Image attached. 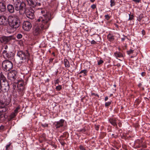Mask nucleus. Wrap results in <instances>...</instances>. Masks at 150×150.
<instances>
[{
	"mask_svg": "<svg viewBox=\"0 0 150 150\" xmlns=\"http://www.w3.org/2000/svg\"><path fill=\"white\" fill-rule=\"evenodd\" d=\"M50 17L48 15H43L36 21L33 28V34L38 36L40 34L44 28H47L50 25Z\"/></svg>",
	"mask_w": 150,
	"mask_h": 150,
	"instance_id": "f257e3e1",
	"label": "nucleus"
},
{
	"mask_svg": "<svg viewBox=\"0 0 150 150\" xmlns=\"http://www.w3.org/2000/svg\"><path fill=\"white\" fill-rule=\"evenodd\" d=\"M8 23L10 26L13 29H16L20 25V21L18 16L11 15L8 17Z\"/></svg>",
	"mask_w": 150,
	"mask_h": 150,
	"instance_id": "f03ea898",
	"label": "nucleus"
},
{
	"mask_svg": "<svg viewBox=\"0 0 150 150\" xmlns=\"http://www.w3.org/2000/svg\"><path fill=\"white\" fill-rule=\"evenodd\" d=\"M14 5L15 9L19 11L20 13H25V5L24 2H21L20 0H16L14 2Z\"/></svg>",
	"mask_w": 150,
	"mask_h": 150,
	"instance_id": "7ed1b4c3",
	"label": "nucleus"
},
{
	"mask_svg": "<svg viewBox=\"0 0 150 150\" xmlns=\"http://www.w3.org/2000/svg\"><path fill=\"white\" fill-rule=\"evenodd\" d=\"M2 66L4 71H9L12 68L13 64L11 61L6 60L3 62Z\"/></svg>",
	"mask_w": 150,
	"mask_h": 150,
	"instance_id": "20e7f679",
	"label": "nucleus"
},
{
	"mask_svg": "<svg viewBox=\"0 0 150 150\" xmlns=\"http://www.w3.org/2000/svg\"><path fill=\"white\" fill-rule=\"evenodd\" d=\"M2 54L4 57L9 60L14 59V54L12 52L10 53L8 50H4L2 52Z\"/></svg>",
	"mask_w": 150,
	"mask_h": 150,
	"instance_id": "39448f33",
	"label": "nucleus"
},
{
	"mask_svg": "<svg viewBox=\"0 0 150 150\" xmlns=\"http://www.w3.org/2000/svg\"><path fill=\"white\" fill-rule=\"evenodd\" d=\"M16 71L14 70H12L8 74L7 78L13 81L16 78Z\"/></svg>",
	"mask_w": 150,
	"mask_h": 150,
	"instance_id": "423d86ee",
	"label": "nucleus"
},
{
	"mask_svg": "<svg viewBox=\"0 0 150 150\" xmlns=\"http://www.w3.org/2000/svg\"><path fill=\"white\" fill-rule=\"evenodd\" d=\"M18 56L19 57L20 59L21 60L28 59L30 57V54L28 52L26 54L22 51H19L17 52Z\"/></svg>",
	"mask_w": 150,
	"mask_h": 150,
	"instance_id": "0eeeda50",
	"label": "nucleus"
},
{
	"mask_svg": "<svg viewBox=\"0 0 150 150\" xmlns=\"http://www.w3.org/2000/svg\"><path fill=\"white\" fill-rule=\"evenodd\" d=\"M32 27L31 23L28 21H25L23 22V28L24 30L29 31Z\"/></svg>",
	"mask_w": 150,
	"mask_h": 150,
	"instance_id": "6e6552de",
	"label": "nucleus"
},
{
	"mask_svg": "<svg viewBox=\"0 0 150 150\" xmlns=\"http://www.w3.org/2000/svg\"><path fill=\"white\" fill-rule=\"evenodd\" d=\"M26 1L29 5L33 7L37 6H40L41 5L40 3L38 2L37 0H26Z\"/></svg>",
	"mask_w": 150,
	"mask_h": 150,
	"instance_id": "1a4fd4ad",
	"label": "nucleus"
},
{
	"mask_svg": "<svg viewBox=\"0 0 150 150\" xmlns=\"http://www.w3.org/2000/svg\"><path fill=\"white\" fill-rule=\"evenodd\" d=\"M9 88V85L7 81L2 83L1 85V91L6 92L8 91Z\"/></svg>",
	"mask_w": 150,
	"mask_h": 150,
	"instance_id": "9d476101",
	"label": "nucleus"
},
{
	"mask_svg": "<svg viewBox=\"0 0 150 150\" xmlns=\"http://www.w3.org/2000/svg\"><path fill=\"white\" fill-rule=\"evenodd\" d=\"M8 23V18L4 16H0V25H6Z\"/></svg>",
	"mask_w": 150,
	"mask_h": 150,
	"instance_id": "9b49d317",
	"label": "nucleus"
},
{
	"mask_svg": "<svg viewBox=\"0 0 150 150\" xmlns=\"http://www.w3.org/2000/svg\"><path fill=\"white\" fill-rule=\"evenodd\" d=\"M12 39V36H10L8 37L3 36L1 38L0 41L1 43L6 44L8 42Z\"/></svg>",
	"mask_w": 150,
	"mask_h": 150,
	"instance_id": "f8f14e48",
	"label": "nucleus"
},
{
	"mask_svg": "<svg viewBox=\"0 0 150 150\" xmlns=\"http://www.w3.org/2000/svg\"><path fill=\"white\" fill-rule=\"evenodd\" d=\"M25 13L26 16L28 18L30 19H33L34 18V15L33 13L30 11L29 10H25Z\"/></svg>",
	"mask_w": 150,
	"mask_h": 150,
	"instance_id": "ddd939ff",
	"label": "nucleus"
},
{
	"mask_svg": "<svg viewBox=\"0 0 150 150\" xmlns=\"http://www.w3.org/2000/svg\"><path fill=\"white\" fill-rule=\"evenodd\" d=\"M64 120L61 119L59 121L55 122L54 123L55 127L57 129L59 128L60 127H62L64 125Z\"/></svg>",
	"mask_w": 150,
	"mask_h": 150,
	"instance_id": "4468645a",
	"label": "nucleus"
},
{
	"mask_svg": "<svg viewBox=\"0 0 150 150\" xmlns=\"http://www.w3.org/2000/svg\"><path fill=\"white\" fill-rule=\"evenodd\" d=\"M109 121L110 123L113 126H117L116 121L117 119L115 118H110L109 119Z\"/></svg>",
	"mask_w": 150,
	"mask_h": 150,
	"instance_id": "2eb2a0df",
	"label": "nucleus"
},
{
	"mask_svg": "<svg viewBox=\"0 0 150 150\" xmlns=\"http://www.w3.org/2000/svg\"><path fill=\"white\" fill-rule=\"evenodd\" d=\"M6 9V6L3 2H0V10L1 12L4 11Z\"/></svg>",
	"mask_w": 150,
	"mask_h": 150,
	"instance_id": "dca6fc26",
	"label": "nucleus"
},
{
	"mask_svg": "<svg viewBox=\"0 0 150 150\" xmlns=\"http://www.w3.org/2000/svg\"><path fill=\"white\" fill-rule=\"evenodd\" d=\"M0 82L1 83V81H2L3 83L5 82V81H7L6 77H5L4 74L2 72H1L0 73Z\"/></svg>",
	"mask_w": 150,
	"mask_h": 150,
	"instance_id": "f3484780",
	"label": "nucleus"
},
{
	"mask_svg": "<svg viewBox=\"0 0 150 150\" xmlns=\"http://www.w3.org/2000/svg\"><path fill=\"white\" fill-rule=\"evenodd\" d=\"M7 8L8 11L11 13H13L14 11V8L12 5L9 4L7 6Z\"/></svg>",
	"mask_w": 150,
	"mask_h": 150,
	"instance_id": "a211bd4d",
	"label": "nucleus"
},
{
	"mask_svg": "<svg viewBox=\"0 0 150 150\" xmlns=\"http://www.w3.org/2000/svg\"><path fill=\"white\" fill-rule=\"evenodd\" d=\"M88 71L87 70L84 69L81 70L79 72V74H82V76H84L87 75Z\"/></svg>",
	"mask_w": 150,
	"mask_h": 150,
	"instance_id": "6ab92c4d",
	"label": "nucleus"
},
{
	"mask_svg": "<svg viewBox=\"0 0 150 150\" xmlns=\"http://www.w3.org/2000/svg\"><path fill=\"white\" fill-rule=\"evenodd\" d=\"M107 38L108 40L110 41H113L114 39V36L110 34H109L108 35Z\"/></svg>",
	"mask_w": 150,
	"mask_h": 150,
	"instance_id": "aec40b11",
	"label": "nucleus"
},
{
	"mask_svg": "<svg viewBox=\"0 0 150 150\" xmlns=\"http://www.w3.org/2000/svg\"><path fill=\"white\" fill-rule=\"evenodd\" d=\"M114 55L117 58H120L122 57L123 56L122 54L120 52H115Z\"/></svg>",
	"mask_w": 150,
	"mask_h": 150,
	"instance_id": "412c9836",
	"label": "nucleus"
},
{
	"mask_svg": "<svg viewBox=\"0 0 150 150\" xmlns=\"http://www.w3.org/2000/svg\"><path fill=\"white\" fill-rule=\"evenodd\" d=\"M17 114L13 111L12 112L11 114L9 116V117L10 120H11L14 118L17 115Z\"/></svg>",
	"mask_w": 150,
	"mask_h": 150,
	"instance_id": "4be33fe9",
	"label": "nucleus"
},
{
	"mask_svg": "<svg viewBox=\"0 0 150 150\" xmlns=\"http://www.w3.org/2000/svg\"><path fill=\"white\" fill-rule=\"evenodd\" d=\"M64 64L65 67H70V64L69 61L67 59L64 60Z\"/></svg>",
	"mask_w": 150,
	"mask_h": 150,
	"instance_id": "5701e85b",
	"label": "nucleus"
},
{
	"mask_svg": "<svg viewBox=\"0 0 150 150\" xmlns=\"http://www.w3.org/2000/svg\"><path fill=\"white\" fill-rule=\"evenodd\" d=\"M20 109V107L19 105L17 107L16 109L14 110L13 112L16 113L17 114L19 112V110Z\"/></svg>",
	"mask_w": 150,
	"mask_h": 150,
	"instance_id": "b1692460",
	"label": "nucleus"
},
{
	"mask_svg": "<svg viewBox=\"0 0 150 150\" xmlns=\"http://www.w3.org/2000/svg\"><path fill=\"white\" fill-rule=\"evenodd\" d=\"M4 104V102L2 100H0V108H4L5 105Z\"/></svg>",
	"mask_w": 150,
	"mask_h": 150,
	"instance_id": "393cba45",
	"label": "nucleus"
},
{
	"mask_svg": "<svg viewBox=\"0 0 150 150\" xmlns=\"http://www.w3.org/2000/svg\"><path fill=\"white\" fill-rule=\"evenodd\" d=\"M110 6L111 7H112L115 6V0H110Z\"/></svg>",
	"mask_w": 150,
	"mask_h": 150,
	"instance_id": "a878e982",
	"label": "nucleus"
},
{
	"mask_svg": "<svg viewBox=\"0 0 150 150\" xmlns=\"http://www.w3.org/2000/svg\"><path fill=\"white\" fill-rule=\"evenodd\" d=\"M4 114L0 113V120H3L4 118Z\"/></svg>",
	"mask_w": 150,
	"mask_h": 150,
	"instance_id": "bb28decb",
	"label": "nucleus"
},
{
	"mask_svg": "<svg viewBox=\"0 0 150 150\" xmlns=\"http://www.w3.org/2000/svg\"><path fill=\"white\" fill-rule=\"evenodd\" d=\"M134 50H133L130 49L127 51V53L128 54L130 55L132 54L134 52Z\"/></svg>",
	"mask_w": 150,
	"mask_h": 150,
	"instance_id": "cd10ccee",
	"label": "nucleus"
},
{
	"mask_svg": "<svg viewBox=\"0 0 150 150\" xmlns=\"http://www.w3.org/2000/svg\"><path fill=\"white\" fill-rule=\"evenodd\" d=\"M11 143H9V144L7 145L6 146V150H10L9 149V148L10 146L11 145Z\"/></svg>",
	"mask_w": 150,
	"mask_h": 150,
	"instance_id": "c85d7f7f",
	"label": "nucleus"
},
{
	"mask_svg": "<svg viewBox=\"0 0 150 150\" xmlns=\"http://www.w3.org/2000/svg\"><path fill=\"white\" fill-rule=\"evenodd\" d=\"M17 38L18 39H20L22 38V35L21 34H18L16 36Z\"/></svg>",
	"mask_w": 150,
	"mask_h": 150,
	"instance_id": "c756f323",
	"label": "nucleus"
},
{
	"mask_svg": "<svg viewBox=\"0 0 150 150\" xmlns=\"http://www.w3.org/2000/svg\"><path fill=\"white\" fill-rule=\"evenodd\" d=\"M56 88L57 90L60 91L62 89L61 86V85L57 86L56 87Z\"/></svg>",
	"mask_w": 150,
	"mask_h": 150,
	"instance_id": "7c9ffc66",
	"label": "nucleus"
},
{
	"mask_svg": "<svg viewBox=\"0 0 150 150\" xmlns=\"http://www.w3.org/2000/svg\"><path fill=\"white\" fill-rule=\"evenodd\" d=\"M103 61L101 59H100L99 61H98V65H100L101 64H103Z\"/></svg>",
	"mask_w": 150,
	"mask_h": 150,
	"instance_id": "2f4dec72",
	"label": "nucleus"
},
{
	"mask_svg": "<svg viewBox=\"0 0 150 150\" xmlns=\"http://www.w3.org/2000/svg\"><path fill=\"white\" fill-rule=\"evenodd\" d=\"M111 104V102H106L105 103V107H108Z\"/></svg>",
	"mask_w": 150,
	"mask_h": 150,
	"instance_id": "473e14b6",
	"label": "nucleus"
},
{
	"mask_svg": "<svg viewBox=\"0 0 150 150\" xmlns=\"http://www.w3.org/2000/svg\"><path fill=\"white\" fill-rule=\"evenodd\" d=\"M2 108L3 109L2 110V112H5L8 110L7 108L6 107H5L4 108Z\"/></svg>",
	"mask_w": 150,
	"mask_h": 150,
	"instance_id": "72a5a7b5",
	"label": "nucleus"
},
{
	"mask_svg": "<svg viewBox=\"0 0 150 150\" xmlns=\"http://www.w3.org/2000/svg\"><path fill=\"white\" fill-rule=\"evenodd\" d=\"M10 102L9 101H7L4 103L5 107H6V106H7L9 105Z\"/></svg>",
	"mask_w": 150,
	"mask_h": 150,
	"instance_id": "f704fd0d",
	"label": "nucleus"
},
{
	"mask_svg": "<svg viewBox=\"0 0 150 150\" xmlns=\"http://www.w3.org/2000/svg\"><path fill=\"white\" fill-rule=\"evenodd\" d=\"M105 18L107 20H108L110 18V16L108 15H105Z\"/></svg>",
	"mask_w": 150,
	"mask_h": 150,
	"instance_id": "c9c22d12",
	"label": "nucleus"
},
{
	"mask_svg": "<svg viewBox=\"0 0 150 150\" xmlns=\"http://www.w3.org/2000/svg\"><path fill=\"white\" fill-rule=\"evenodd\" d=\"M4 127V126L1 125L0 126V132H1L3 130Z\"/></svg>",
	"mask_w": 150,
	"mask_h": 150,
	"instance_id": "e433bc0d",
	"label": "nucleus"
},
{
	"mask_svg": "<svg viewBox=\"0 0 150 150\" xmlns=\"http://www.w3.org/2000/svg\"><path fill=\"white\" fill-rule=\"evenodd\" d=\"M129 15V20H132L133 19V16L132 15L130 16V14Z\"/></svg>",
	"mask_w": 150,
	"mask_h": 150,
	"instance_id": "4c0bfd02",
	"label": "nucleus"
},
{
	"mask_svg": "<svg viewBox=\"0 0 150 150\" xmlns=\"http://www.w3.org/2000/svg\"><path fill=\"white\" fill-rule=\"evenodd\" d=\"M79 148L81 150H86L85 148L82 145H81L79 147Z\"/></svg>",
	"mask_w": 150,
	"mask_h": 150,
	"instance_id": "58836bf2",
	"label": "nucleus"
},
{
	"mask_svg": "<svg viewBox=\"0 0 150 150\" xmlns=\"http://www.w3.org/2000/svg\"><path fill=\"white\" fill-rule=\"evenodd\" d=\"M3 47L5 49L4 50H7L8 49V46L6 45H5L3 46Z\"/></svg>",
	"mask_w": 150,
	"mask_h": 150,
	"instance_id": "ea45409f",
	"label": "nucleus"
},
{
	"mask_svg": "<svg viewBox=\"0 0 150 150\" xmlns=\"http://www.w3.org/2000/svg\"><path fill=\"white\" fill-rule=\"evenodd\" d=\"M91 7L93 9H94L96 7V6L95 4H93L91 6Z\"/></svg>",
	"mask_w": 150,
	"mask_h": 150,
	"instance_id": "a19ab883",
	"label": "nucleus"
},
{
	"mask_svg": "<svg viewBox=\"0 0 150 150\" xmlns=\"http://www.w3.org/2000/svg\"><path fill=\"white\" fill-rule=\"evenodd\" d=\"M41 125L43 127H47L48 126V124H42Z\"/></svg>",
	"mask_w": 150,
	"mask_h": 150,
	"instance_id": "79ce46f5",
	"label": "nucleus"
},
{
	"mask_svg": "<svg viewBox=\"0 0 150 150\" xmlns=\"http://www.w3.org/2000/svg\"><path fill=\"white\" fill-rule=\"evenodd\" d=\"M127 38V37H126V36H124V38H121V40H122V41H124L125 40V39L126 38Z\"/></svg>",
	"mask_w": 150,
	"mask_h": 150,
	"instance_id": "37998d69",
	"label": "nucleus"
},
{
	"mask_svg": "<svg viewBox=\"0 0 150 150\" xmlns=\"http://www.w3.org/2000/svg\"><path fill=\"white\" fill-rule=\"evenodd\" d=\"M133 1L137 3H139L140 1V0H133Z\"/></svg>",
	"mask_w": 150,
	"mask_h": 150,
	"instance_id": "c03bdc74",
	"label": "nucleus"
},
{
	"mask_svg": "<svg viewBox=\"0 0 150 150\" xmlns=\"http://www.w3.org/2000/svg\"><path fill=\"white\" fill-rule=\"evenodd\" d=\"M96 43V42L94 40H93L92 41H91V43L92 44H95Z\"/></svg>",
	"mask_w": 150,
	"mask_h": 150,
	"instance_id": "a18cd8bd",
	"label": "nucleus"
},
{
	"mask_svg": "<svg viewBox=\"0 0 150 150\" xmlns=\"http://www.w3.org/2000/svg\"><path fill=\"white\" fill-rule=\"evenodd\" d=\"M142 34L143 35H145V34L146 33L145 31L144 30H143L142 31Z\"/></svg>",
	"mask_w": 150,
	"mask_h": 150,
	"instance_id": "49530a36",
	"label": "nucleus"
},
{
	"mask_svg": "<svg viewBox=\"0 0 150 150\" xmlns=\"http://www.w3.org/2000/svg\"><path fill=\"white\" fill-rule=\"evenodd\" d=\"M141 75L143 76H145V73L144 72H142L141 73Z\"/></svg>",
	"mask_w": 150,
	"mask_h": 150,
	"instance_id": "de8ad7c7",
	"label": "nucleus"
},
{
	"mask_svg": "<svg viewBox=\"0 0 150 150\" xmlns=\"http://www.w3.org/2000/svg\"><path fill=\"white\" fill-rule=\"evenodd\" d=\"M95 128H96V130H98V129L99 128L98 126V125L96 126Z\"/></svg>",
	"mask_w": 150,
	"mask_h": 150,
	"instance_id": "09e8293b",
	"label": "nucleus"
},
{
	"mask_svg": "<svg viewBox=\"0 0 150 150\" xmlns=\"http://www.w3.org/2000/svg\"><path fill=\"white\" fill-rule=\"evenodd\" d=\"M118 125L120 127H121L122 126V124L120 122H119L118 124Z\"/></svg>",
	"mask_w": 150,
	"mask_h": 150,
	"instance_id": "8fccbe9b",
	"label": "nucleus"
},
{
	"mask_svg": "<svg viewBox=\"0 0 150 150\" xmlns=\"http://www.w3.org/2000/svg\"><path fill=\"white\" fill-rule=\"evenodd\" d=\"M108 99V97L107 96H106L105 97V101H107Z\"/></svg>",
	"mask_w": 150,
	"mask_h": 150,
	"instance_id": "3c124183",
	"label": "nucleus"
},
{
	"mask_svg": "<svg viewBox=\"0 0 150 150\" xmlns=\"http://www.w3.org/2000/svg\"><path fill=\"white\" fill-rule=\"evenodd\" d=\"M142 86V84L141 83H139V84H138V86L139 87H140L141 86Z\"/></svg>",
	"mask_w": 150,
	"mask_h": 150,
	"instance_id": "603ef678",
	"label": "nucleus"
},
{
	"mask_svg": "<svg viewBox=\"0 0 150 150\" xmlns=\"http://www.w3.org/2000/svg\"><path fill=\"white\" fill-rule=\"evenodd\" d=\"M90 1L91 2L93 3L95 1V0H90Z\"/></svg>",
	"mask_w": 150,
	"mask_h": 150,
	"instance_id": "864d4df0",
	"label": "nucleus"
},
{
	"mask_svg": "<svg viewBox=\"0 0 150 150\" xmlns=\"http://www.w3.org/2000/svg\"><path fill=\"white\" fill-rule=\"evenodd\" d=\"M1 82H0V92L1 91Z\"/></svg>",
	"mask_w": 150,
	"mask_h": 150,
	"instance_id": "5fc2aeb1",
	"label": "nucleus"
},
{
	"mask_svg": "<svg viewBox=\"0 0 150 150\" xmlns=\"http://www.w3.org/2000/svg\"><path fill=\"white\" fill-rule=\"evenodd\" d=\"M58 80H57V79L56 80V82H55V84L58 83Z\"/></svg>",
	"mask_w": 150,
	"mask_h": 150,
	"instance_id": "6e6d98bb",
	"label": "nucleus"
},
{
	"mask_svg": "<svg viewBox=\"0 0 150 150\" xmlns=\"http://www.w3.org/2000/svg\"><path fill=\"white\" fill-rule=\"evenodd\" d=\"M92 95H96L94 93H92Z\"/></svg>",
	"mask_w": 150,
	"mask_h": 150,
	"instance_id": "4d7b16f0",
	"label": "nucleus"
},
{
	"mask_svg": "<svg viewBox=\"0 0 150 150\" xmlns=\"http://www.w3.org/2000/svg\"><path fill=\"white\" fill-rule=\"evenodd\" d=\"M20 85H21V87H22V89H23V85H22V84H20Z\"/></svg>",
	"mask_w": 150,
	"mask_h": 150,
	"instance_id": "13d9d810",
	"label": "nucleus"
},
{
	"mask_svg": "<svg viewBox=\"0 0 150 150\" xmlns=\"http://www.w3.org/2000/svg\"><path fill=\"white\" fill-rule=\"evenodd\" d=\"M95 96H98V97H99V95H98V94H96V95H95Z\"/></svg>",
	"mask_w": 150,
	"mask_h": 150,
	"instance_id": "bf43d9fd",
	"label": "nucleus"
},
{
	"mask_svg": "<svg viewBox=\"0 0 150 150\" xmlns=\"http://www.w3.org/2000/svg\"><path fill=\"white\" fill-rule=\"evenodd\" d=\"M114 86L115 87H116V85H115H115H114Z\"/></svg>",
	"mask_w": 150,
	"mask_h": 150,
	"instance_id": "052dcab7",
	"label": "nucleus"
},
{
	"mask_svg": "<svg viewBox=\"0 0 150 150\" xmlns=\"http://www.w3.org/2000/svg\"><path fill=\"white\" fill-rule=\"evenodd\" d=\"M81 76H81V75H80V76H79V77H81Z\"/></svg>",
	"mask_w": 150,
	"mask_h": 150,
	"instance_id": "680f3d73",
	"label": "nucleus"
}]
</instances>
